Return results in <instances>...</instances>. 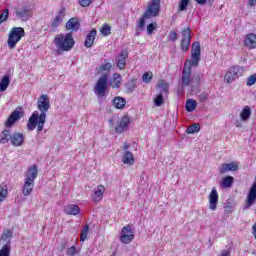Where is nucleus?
<instances>
[{"label":"nucleus","instance_id":"nucleus-43","mask_svg":"<svg viewBox=\"0 0 256 256\" xmlns=\"http://www.w3.org/2000/svg\"><path fill=\"white\" fill-rule=\"evenodd\" d=\"M147 34L148 35H153V32L155 29H157V22H153L147 25Z\"/></svg>","mask_w":256,"mask_h":256},{"label":"nucleus","instance_id":"nucleus-17","mask_svg":"<svg viewBox=\"0 0 256 256\" xmlns=\"http://www.w3.org/2000/svg\"><path fill=\"white\" fill-rule=\"evenodd\" d=\"M10 143L13 147H21L25 143V135L20 132H14L11 136Z\"/></svg>","mask_w":256,"mask_h":256},{"label":"nucleus","instance_id":"nucleus-35","mask_svg":"<svg viewBox=\"0 0 256 256\" xmlns=\"http://www.w3.org/2000/svg\"><path fill=\"white\" fill-rule=\"evenodd\" d=\"M196 109H197V101L193 99H188L186 101V111L188 113H193V111H195Z\"/></svg>","mask_w":256,"mask_h":256},{"label":"nucleus","instance_id":"nucleus-12","mask_svg":"<svg viewBox=\"0 0 256 256\" xmlns=\"http://www.w3.org/2000/svg\"><path fill=\"white\" fill-rule=\"evenodd\" d=\"M135 239V232L133 231V228L131 225H126L122 228L121 235H120V241L121 243H125L126 245L131 243Z\"/></svg>","mask_w":256,"mask_h":256},{"label":"nucleus","instance_id":"nucleus-14","mask_svg":"<svg viewBox=\"0 0 256 256\" xmlns=\"http://www.w3.org/2000/svg\"><path fill=\"white\" fill-rule=\"evenodd\" d=\"M127 59H129V52L127 50H122L120 52V55L117 56V62L116 67L122 71V69H125L127 67Z\"/></svg>","mask_w":256,"mask_h":256},{"label":"nucleus","instance_id":"nucleus-30","mask_svg":"<svg viewBox=\"0 0 256 256\" xmlns=\"http://www.w3.org/2000/svg\"><path fill=\"white\" fill-rule=\"evenodd\" d=\"M112 103L114 107H116V109H125V105H127V100H125V98L121 96H117L113 99Z\"/></svg>","mask_w":256,"mask_h":256},{"label":"nucleus","instance_id":"nucleus-31","mask_svg":"<svg viewBox=\"0 0 256 256\" xmlns=\"http://www.w3.org/2000/svg\"><path fill=\"white\" fill-rule=\"evenodd\" d=\"M234 181L235 178H233V176H225L220 183V187H223V189H229L233 187Z\"/></svg>","mask_w":256,"mask_h":256},{"label":"nucleus","instance_id":"nucleus-19","mask_svg":"<svg viewBox=\"0 0 256 256\" xmlns=\"http://www.w3.org/2000/svg\"><path fill=\"white\" fill-rule=\"evenodd\" d=\"M65 15H66V10L63 7L58 11V14L54 18V21H52L51 23L52 29H57V27H59L63 19H65Z\"/></svg>","mask_w":256,"mask_h":256},{"label":"nucleus","instance_id":"nucleus-40","mask_svg":"<svg viewBox=\"0 0 256 256\" xmlns=\"http://www.w3.org/2000/svg\"><path fill=\"white\" fill-rule=\"evenodd\" d=\"M89 233V224H86L81 232L80 241H85Z\"/></svg>","mask_w":256,"mask_h":256},{"label":"nucleus","instance_id":"nucleus-45","mask_svg":"<svg viewBox=\"0 0 256 256\" xmlns=\"http://www.w3.org/2000/svg\"><path fill=\"white\" fill-rule=\"evenodd\" d=\"M113 65L110 62H106L100 66V71H111Z\"/></svg>","mask_w":256,"mask_h":256},{"label":"nucleus","instance_id":"nucleus-37","mask_svg":"<svg viewBox=\"0 0 256 256\" xmlns=\"http://www.w3.org/2000/svg\"><path fill=\"white\" fill-rule=\"evenodd\" d=\"M7 186L5 185H0V203H2V201H5V198L7 197Z\"/></svg>","mask_w":256,"mask_h":256},{"label":"nucleus","instance_id":"nucleus-15","mask_svg":"<svg viewBox=\"0 0 256 256\" xmlns=\"http://www.w3.org/2000/svg\"><path fill=\"white\" fill-rule=\"evenodd\" d=\"M209 199V209L211 211L217 210V203H219V193H217V189L213 188L208 196Z\"/></svg>","mask_w":256,"mask_h":256},{"label":"nucleus","instance_id":"nucleus-3","mask_svg":"<svg viewBox=\"0 0 256 256\" xmlns=\"http://www.w3.org/2000/svg\"><path fill=\"white\" fill-rule=\"evenodd\" d=\"M38 173L37 164L29 167L25 173V181L22 188V193L25 197H29L33 193V187H35V179H37Z\"/></svg>","mask_w":256,"mask_h":256},{"label":"nucleus","instance_id":"nucleus-1","mask_svg":"<svg viewBox=\"0 0 256 256\" xmlns=\"http://www.w3.org/2000/svg\"><path fill=\"white\" fill-rule=\"evenodd\" d=\"M37 108L39 111H34L27 122L28 131H35L37 128V132L41 133L43 128L45 127V122L47 121V111L51 109V100L49 96L46 94L40 95L37 102Z\"/></svg>","mask_w":256,"mask_h":256},{"label":"nucleus","instance_id":"nucleus-55","mask_svg":"<svg viewBox=\"0 0 256 256\" xmlns=\"http://www.w3.org/2000/svg\"><path fill=\"white\" fill-rule=\"evenodd\" d=\"M231 206H227V207H225V210H224V212L225 213H231Z\"/></svg>","mask_w":256,"mask_h":256},{"label":"nucleus","instance_id":"nucleus-23","mask_svg":"<svg viewBox=\"0 0 256 256\" xmlns=\"http://www.w3.org/2000/svg\"><path fill=\"white\" fill-rule=\"evenodd\" d=\"M123 83V77L121 74L115 73L113 74L112 78L109 80V85L112 89H119Z\"/></svg>","mask_w":256,"mask_h":256},{"label":"nucleus","instance_id":"nucleus-41","mask_svg":"<svg viewBox=\"0 0 256 256\" xmlns=\"http://www.w3.org/2000/svg\"><path fill=\"white\" fill-rule=\"evenodd\" d=\"M187 7H189V0H180L178 10L186 11Z\"/></svg>","mask_w":256,"mask_h":256},{"label":"nucleus","instance_id":"nucleus-2","mask_svg":"<svg viewBox=\"0 0 256 256\" xmlns=\"http://www.w3.org/2000/svg\"><path fill=\"white\" fill-rule=\"evenodd\" d=\"M159 11H161V0H152L137 24L135 35H141V31H144L145 29V19H153V17H157Z\"/></svg>","mask_w":256,"mask_h":256},{"label":"nucleus","instance_id":"nucleus-32","mask_svg":"<svg viewBox=\"0 0 256 256\" xmlns=\"http://www.w3.org/2000/svg\"><path fill=\"white\" fill-rule=\"evenodd\" d=\"M10 83L11 78L9 77V75H5L0 81V92L3 93L4 91H7Z\"/></svg>","mask_w":256,"mask_h":256},{"label":"nucleus","instance_id":"nucleus-34","mask_svg":"<svg viewBox=\"0 0 256 256\" xmlns=\"http://www.w3.org/2000/svg\"><path fill=\"white\" fill-rule=\"evenodd\" d=\"M126 93H133L137 89V80L132 79L125 84Z\"/></svg>","mask_w":256,"mask_h":256},{"label":"nucleus","instance_id":"nucleus-53","mask_svg":"<svg viewBox=\"0 0 256 256\" xmlns=\"http://www.w3.org/2000/svg\"><path fill=\"white\" fill-rule=\"evenodd\" d=\"M248 5L250 7H255L256 6V0H248Z\"/></svg>","mask_w":256,"mask_h":256},{"label":"nucleus","instance_id":"nucleus-56","mask_svg":"<svg viewBox=\"0 0 256 256\" xmlns=\"http://www.w3.org/2000/svg\"><path fill=\"white\" fill-rule=\"evenodd\" d=\"M236 127H241V124H236Z\"/></svg>","mask_w":256,"mask_h":256},{"label":"nucleus","instance_id":"nucleus-16","mask_svg":"<svg viewBox=\"0 0 256 256\" xmlns=\"http://www.w3.org/2000/svg\"><path fill=\"white\" fill-rule=\"evenodd\" d=\"M181 85L182 87H189L191 85V67H187V64H185L182 70Z\"/></svg>","mask_w":256,"mask_h":256},{"label":"nucleus","instance_id":"nucleus-29","mask_svg":"<svg viewBox=\"0 0 256 256\" xmlns=\"http://www.w3.org/2000/svg\"><path fill=\"white\" fill-rule=\"evenodd\" d=\"M122 163H124V165H133L135 163V157L133 156V153L126 151L122 156Z\"/></svg>","mask_w":256,"mask_h":256},{"label":"nucleus","instance_id":"nucleus-38","mask_svg":"<svg viewBox=\"0 0 256 256\" xmlns=\"http://www.w3.org/2000/svg\"><path fill=\"white\" fill-rule=\"evenodd\" d=\"M100 33H102L104 37H109V34L111 33V26H109V24H104L100 30Z\"/></svg>","mask_w":256,"mask_h":256},{"label":"nucleus","instance_id":"nucleus-52","mask_svg":"<svg viewBox=\"0 0 256 256\" xmlns=\"http://www.w3.org/2000/svg\"><path fill=\"white\" fill-rule=\"evenodd\" d=\"M219 256H231V251L223 250Z\"/></svg>","mask_w":256,"mask_h":256},{"label":"nucleus","instance_id":"nucleus-49","mask_svg":"<svg viewBox=\"0 0 256 256\" xmlns=\"http://www.w3.org/2000/svg\"><path fill=\"white\" fill-rule=\"evenodd\" d=\"M209 99V94L203 92L199 95V101L200 103H205Z\"/></svg>","mask_w":256,"mask_h":256},{"label":"nucleus","instance_id":"nucleus-48","mask_svg":"<svg viewBox=\"0 0 256 256\" xmlns=\"http://www.w3.org/2000/svg\"><path fill=\"white\" fill-rule=\"evenodd\" d=\"M197 2L198 5H206V3H208V5H213V3H215V0H195Z\"/></svg>","mask_w":256,"mask_h":256},{"label":"nucleus","instance_id":"nucleus-51","mask_svg":"<svg viewBox=\"0 0 256 256\" xmlns=\"http://www.w3.org/2000/svg\"><path fill=\"white\" fill-rule=\"evenodd\" d=\"M169 39H170V41L175 42V40L177 39V32L171 31V32L169 33Z\"/></svg>","mask_w":256,"mask_h":256},{"label":"nucleus","instance_id":"nucleus-33","mask_svg":"<svg viewBox=\"0 0 256 256\" xmlns=\"http://www.w3.org/2000/svg\"><path fill=\"white\" fill-rule=\"evenodd\" d=\"M240 119L242 121H249L251 119V107L245 106L240 112Z\"/></svg>","mask_w":256,"mask_h":256},{"label":"nucleus","instance_id":"nucleus-7","mask_svg":"<svg viewBox=\"0 0 256 256\" xmlns=\"http://www.w3.org/2000/svg\"><path fill=\"white\" fill-rule=\"evenodd\" d=\"M245 73V67L239 66V65H234L229 70L224 76V79L228 85H231V83L237 81L240 77H243V74Z\"/></svg>","mask_w":256,"mask_h":256},{"label":"nucleus","instance_id":"nucleus-42","mask_svg":"<svg viewBox=\"0 0 256 256\" xmlns=\"http://www.w3.org/2000/svg\"><path fill=\"white\" fill-rule=\"evenodd\" d=\"M9 19V9H5L0 15V25Z\"/></svg>","mask_w":256,"mask_h":256},{"label":"nucleus","instance_id":"nucleus-4","mask_svg":"<svg viewBox=\"0 0 256 256\" xmlns=\"http://www.w3.org/2000/svg\"><path fill=\"white\" fill-rule=\"evenodd\" d=\"M54 44L59 51H71L75 47V40L73 39V33L69 32L64 34H58L54 38Z\"/></svg>","mask_w":256,"mask_h":256},{"label":"nucleus","instance_id":"nucleus-36","mask_svg":"<svg viewBox=\"0 0 256 256\" xmlns=\"http://www.w3.org/2000/svg\"><path fill=\"white\" fill-rule=\"evenodd\" d=\"M199 131H201V126L199 124H192L186 130V132L189 135H191L193 133H199Z\"/></svg>","mask_w":256,"mask_h":256},{"label":"nucleus","instance_id":"nucleus-22","mask_svg":"<svg viewBox=\"0 0 256 256\" xmlns=\"http://www.w3.org/2000/svg\"><path fill=\"white\" fill-rule=\"evenodd\" d=\"M244 45L245 47H248V49H256V34H247L244 38Z\"/></svg>","mask_w":256,"mask_h":256},{"label":"nucleus","instance_id":"nucleus-54","mask_svg":"<svg viewBox=\"0 0 256 256\" xmlns=\"http://www.w3.org/2000/svg\"><path fill=\"white\" fill-rule=\"evenodd\" d=\"M129 147H131V145H129L127 142H125L124 146H123L124 151H128Z\"/></svg>","mask_w":256,"mask_h":256},{"label":"nucleus","instance_id":"nucleus-5","mask_svg":"<svg viewBox=\"0 0 256 256\" xmlns=\"http://www.w3.org/2000/svg\"><path fill=\"white\" fill-rule=\"evenodd\" d=\"M109 85V75L103 74L100 78H98L97 83L94 88V93L98 97H107L109 95V91L107 87Z\"/></svg>","mask_w":256,"mask_h":256},{"label":"nucleus","instance_id":"nucleus-6","mask_svg":"<svg viewBox=\"0 0 256 256\" xmlns=\"http://www.w3.org/2000/svg\"><path fill=\"white\" fill-rule=\"evenodd\" d=\"M25 37V29L22 27H13L8 36V47L9 49H15L17 42L21 41Z\"/></svg>","mask_w":256,"mask_h":256},{"label":"nucleus","instance_id":"nucleus-47","mask_svg":"<svg viewBox=\"0 0 256 256\" xmlns=\"http://www.w3.org/2000/svg\"><path fill=\"white\" fill-rule=\"evenodd\" d=\"M77 253H79V252H77V247H75V246L68 248L66 251L67 256H75V255H77Z\"/></svg>","mask_w":256,"mask_h":256},{"label":"nucleus","instance_id":"nucleus-24","mask_svg":"<svg viewBox=\"0 0 256 256\" xmlns=\"http://www.w3.org/2000/svg\"><path fill=\"white\" fill-rule=\"evenodd\" d=\"M130 121H131V119L129 118V116H123L120 119L118 126H116V128H115L116 133H123V131H125V129H127V127H129Z\"/></svg>","mask_w":256,"mask_h":256},{"label":"nucleus","instance_id":"nucleus-11","mask_svg":"<svg viewBox=\"0 0 256 256\" xmlns=\"http://www.w3.org/2000/svg\"><path fill=\"white\" fill-rule=\"evenodd\" d=\"M182 39H181V50L183 53H187L189 51V47H191V28L187 27L181 32Z\"/></svg>","mask_w":256,"mask_h":256},{"label":"nucleus","instance_id":"nucleus-13","mask_svg":"<svg viewBox=\"0 0 256 256\" xmlns=\"http://www.w3.org/2000/svg\"><path fill=\"white\" fill-rule=\"evenodd\" d=\"M21 107H17L11 115L8 117L7 121L5 122V127H13L21 117H23V112H21Z\"/></svg>","mask_w":256,"mask_h":256},{"label":"nucleus","instance_id":"nucleus-39","mask_svg":"<svg viewBox=\"0 0 256 256\" xmlns=\"http://www.w3.org/2000/svg\"><path fill=\"white\" fill-rule=\"evenodd\" d=\"M153 79V72H146L142 75V81L144 83H151V80Z\"/></svg>","mask_w":256,"mask_h":256},{"label":"nucleus","instance_id":"nucleus-26","mask_svg":"<svg viewBox=\"0 0 256 256\" xmlns=\"http://www.w3.org/2000/svg\"><path fill=\"white\" fill-rule=\"evenodd\" d=\"M105 193V186L99 185L95 191L94 194L92 195V200L94 203H99L101 199H103V194Z\"/></svg>","mask_w":256,"mask_h":256},{"label":"nucleus","instance_id":"nucleus-10","mask_svg":"<svg viewBox=\"0 0 256 256\" xmlns=\"http://www.w3.org/2000/svg\"><path fill=\"white\" fill-rule=\"evenodd\" d=\"M15 15L20 21L26 22L33 17V10L31 9V6H22L15 10Z\"/></svg>","mask_w":256,"mask_h":256},{"label":"nucleus","instance_id":"nucleus-18","mask_svg":"<svg viewBox=\"0 0 256 256\" xmlns=\"http://www.w3.org/2000/svg\"><path fill=\"white\" fill-rule=\"evenodd\" d=\"M66 29L67 31H73V32L79 31V29H81V22L79 18L77 17L70 18L66 22Z\"/></svg>","mask_w":256,"mask_h":256},{"label":"nucleus","instance_id":"nucleus-8","mask_svg":"<svg viewBox=\"0 0 256 256\" xmlns=\"http://www.w3.org/2000/svg\"><path fill=\"white\" fill-rule=\"evenodd\" d=\"M158 95L154 98V105L156 107H161L163 103H165V95H168L169 93V84L159 81L158 82Z\"/></svg>","mask_w":256,"mask_h":256},{"label":"nucleus","instance_id":"nucleus-21","mask_svg":"<svg viewBox=\"0 0 256 256\" xmlns=\"http://www.w3.org/2000/svg\"><path fill=\"white\" fill-rule=\"evenodd\" d=\"M239 169V165L235 162H231V163H224L221 164V166L219 167V173L220 175H224V173H227V171H237Z\"/></svg>","mask_w":256,"mask_h":256},{"label":"nucleus","instance_id":"nucleus-27","mask_svg":"<svg viewBox=\"0 0 256 256\" xmlns=\"http://www.w3.org/2000/svg\"><path fill=\"white\" fill-rule=\"evenodd\" d=\"M79 211H81V209H79V206L76 204H69L64 207V213L66 215H79Z\"/></svg>","mask_w":256,"mask_h":256},{"label":"nucleus","instance_id":"nucleus-44","mask_svg":"<svg viewBox=\"0 0 256 256\" xmlns=\"http://www.w3.org/2000/svg\"><path fill=\"white\" fill-rule=\"evenodd\" d=\"M11 255V250L9 246H2L0 249V256H10Z\"/></svg>","mask_w":256,"mask_h":256},{"label":"nucleus","instance_id":"nucleus-20","mask_svg":"<svg viewBox=\"0 0 256 256\" xmlns=\"http://www.w3.org/2000/svg\"><path fill=\"white\" fill-rule=\"evenodd\" d=\"M95 37H97V29L93 28L86 36V39L84 41V46L87 49H91L93 47V44L95 43Z\"/></svg>","mask_w":256,"mask_h":256},{"label":"nucleus","instance_id":"nucleus-25","mask_svg":"<svg viewBox=\"0 0 256 256\" xmlns=\"http://www.w3.org/2000/svg\"><path fill=\"white\" fill-rule=\"evenodd\" d=\"M13 237V231L11 230H4L1 235V241H3V247H9L11 251V239Z\"/></svg>","mask_w":256,"mask_h":256},{"label":"nucleus","instance_id":"nucleus-9","mask_svg":"<svg viewBox=\"0 0 256 256\" xmlns=\"http://www.w3.org/2000/svg\"><path fill=\"white\" fill-rule=\"evenodd\" d=\"M191 59L192 60L189 61L191 67H197L201 61V43L199 41L192 44Z\"/></svg>","mask_w":256,"mask_h":256},{"label":"nucleus","instance_id":"nucleus-28","mask_svg":"<svg viewBox=\"0 0 256 256\" xmlns=\"http://www.w3.org/2000/svg\"><path fill=\"white\" fill-rule=\"evenodd\" d=\"M11 130L10 129H4L2 133L0 134V143L1 145H5L11 141Z\"/></svg>","mask_w":256,"mask_h":256},{"label":"nucleus","instance_id":"nucleus-46","mask_svg":"<svg viewBox=\"0 0 256 256\" xmlns=\"http://www.w3.org/2000/svg\"><path fill=\"white\" fill-rule=\"evenodd\" d=\"M255 83H256V74H253V75H251V76L247 79L246 85H247L248 87H251V86L255 85Z\"/></svg>","mask_w":256,"mask_h":256},{"label":"nucleus","instance_id":"nucleus-50","mask_svg":"<svg viewBox=\"0 0 256 256\" xmlns=\"http://www.w3.org/2000/svg\"><path fill=\"white\" fill-rule=\"evenodd\" d=\"M79 3L81 7H89L93 3V0H79Z\"/></svg>","mask_w":256,"mask_h":256}]
</instances>
